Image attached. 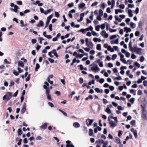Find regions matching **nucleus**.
Segmentation results:
<instances>
[{
	"label": "nucleus",
	"mask_w": 147,
	"mask_h": 147,
	"mask_svg": "<svg viewBox=\"0 0 147 147\" xmlns=\"http://www.w3.org/2000/svg\"><path fill=\"white\" fill-rule=\"evenodd\" d=\"M85 6V4L84 3H82L80 4L79 6V7L80 8L83 9Z\"/></svg>",
	"instance_id": "nucleus-30"
},
{
	"label": "nucleus",
	"mask_w": 147,
	"mask_h": 147,
	"mask_svg": "<svg viewBox=\"0 0 147 147\" xmlns=\"http://www.w3.org/2000/svg\"><path fill=\"white\" fill-rule=\"evenodd\" d=\"M91 70L94 73H96L99 71L100 69L98 67L97 65H96L91 67Z\"/></svg>",
	"instance_id": "nucleus-4"
},
{
	"label": "nucleus",
	"mask_w": 147,
	"mask_h": 147,
	"mask_svg": "<svg viewBox=\"0 0 147 147\" xmlns=\"http://www.w3.org/2000/svg\"><path fill=\"white\" fill-rule=\"evenodd\" d=\"M85 15V13H81L80 14V19L78 20V22H80L82 21L83 20V17H84Z\"/></svg>",
	"instance_id": "nucleus-14"
},
{
	"label": "nucleus",
	"mask_w": 147,
	"mask_h": 147,
	"mask_svg": "<svg viewBox=\"0 0 147 147\" xmlns=\"http://www.w3.org/2000/svg\"><path fill=\"white\" fill-rule=\"evenodd\" d=\"M53 10L51 9H48L47 11H45L44 12V14L45 15H47L48 13H50L51 11H52Z\"/></svg>",
	"instance_id": "nucleus-32"
},
{
	"label": "nucleus",
	"mask_w": 147,
	"mask_h": 147,
	"mask_svg": "<svg viewBox=\"0 0 147 147\" xmlns=\"http://www.w3.org/2000/svg\"><path fill=\"white\" fill-rule=\"evenodd\" d=\"M84 55V54H78V55H77V56H76V58L79 57L80 58H82L83 57Z\"/></svg>",
	"instance_id": "nucleus-28"
},
{
	"label": "nucleus",
	"mask_w": 147,
	"mask_h": 147,
	"mask_svg": "<svg viewBox=\"0 0 147 147\" xmlns=\"http://www.w3.org/2000/svg\"><path fill=\"white\" fill-rule=\"evenodd\" d=\"M44 23L42 21H40L39 23L36 25V26L38 27H42L43 26Z\"/></svg>",
	"instance_id": "nucleus-20"
},
{
	"label": "nucleus",
	"mask_w": 147,
	"mask_h": 147,
	"mask_svg": "<svg viewBox=\"0 0 147 147\" xmlns=\"http://www.w3.org/2000/svg\"><path fill=\"white\" fill-rule=\"evenodd\" d=\"M47 99L49 100H51V96L50 94H48L47 95Z\"/></svg>",
	"instance_id": "nucleus-49"
},
{
	"label": "nucleus",
	"mask_w": 147,
	"mask_h": 147,
	"mask_svg": "<svg viewBox=\"0 0 147 147\" xmlns=\"http://www.w3.org/2000/svg\"><path fill=\"white\" fill-rule=\"evenodd\" d=\"M85 42H86V45L87 46H89L88 45V43L89 42V39L88 38L85 39Z\"/></svg>",
	"instance_id": "nucleus-48"
},
{
	"label": "nucleus",
	"mask_w": 147,
	"mask_h": 147,
	"mask_svg": "<svg viewBox=\"0 0 147 147\" xmlns=\"http://www.w3.org/2000/svg\"><path fill=\"white\" fill-rule=\"evenodd\" d=\"M107 4L105 3H103L101 5V7L103 9H104L105 7H107Z\"/></svg>",
	"instance_id": "nucleus-33"
},
{
	"label": "nucleus",
	"mask_w": 147,
	"mask_h": 147,
	"mask_svg": "<svg viewBox=\"0 0 147 147\" xmlns=\"http://www.w3.org/2000/svg\"><path fill=\"white\" fill-rule=\"evenodd\" d=\"M45 85H43V88L45 89H47V87L49 86V84L47 82H44Z\"/></svg>",
	"instance_id": "nucleus-22"
},
{
	"label": "nucleus",
	"mask_w": 147,
	"mask_h": 147,
	"mask_svg": "<svg viewBox=\"0 0 147 147\" xmlns=\"http://www.w3.org/2000/svg\"><path fill=\"white\" fill-rule=\"evenodd\" d=\"M123 11V10L120 9H116L115 10V13L116 14H117L119 12L121 13Z\"/></svg>",
	"instance_id": "nucleus-23"
},
{
	"label": "nucleus",
	"mask_w": 147,
	"mask_h": 147,
	"mask_svg": "<svg viewBox=\"0 0 147 147\" xmlns=\"http://www.w3.org/2000/svg\"><path fill=\"white\" fill-rule=\"evenodd\" d=\"M47 126V123H45L42 125L40 126V128L41 129H46Z\"/></svg>",
	"instance_id": "nucleus-15"
},
{
	"label": "nucleus",
	"mask_w": 147,
	"mask_h": 147,
	"mask_svg": "<svg viewBox=\"0 0 147 147\" xmlns=\"http://www.w3.org/2000/svg\"><path fill=\"white\" fill-rule=\"evenodd\" d=\"M66 147H74V146L71 144H67L66 145Z\"/></svg>",
	"instance_id": "nucleus-63"
},
{
	"label": "nucleus",
	"mask_w": 147,
	"mask_h": 147,
	"mask_svg": "<svg viewBox=\"0 0 147 147\" xmlns=\"http://www.w3.org/2000/svg\"><path fill=\"white\" fill-rule=\"evenodd\" d=\"M111 44H118L119 43V39H117L115 40H112L111 41Z\"/></svg>",
	"instance_id": "nucleus-19"
},
{
	"label": "nucleus",
	"mask_w": 147,
	"mask_h": 147,
	"mask_svg": "<svg viewBox=\"0 0 147 147\" xmlns=\"http://www.w3.org/2000/svg\"><path fill=\"white\" fill-rule=\"evenodd\" d=\"M116 37H117L116 35H113L111 36V37H110V39L111 40H112V39H114V38H116Z\"/></svg>",
	"instance_id": "nucleus-56"
},
{
	"label": "nucleus",
	"mask_w": 147,
	"mask_h": 147,
	"mask_svg": "<svg viewBox=\"0 0 147 147\" xmlns=\"http://www.w3.org/2000/svg\"><path fill=\"white\" fill-rule=\"evenodd\" d=\"M48 60L50 61V62L51 63H53L54 62V60L50 58H49L48 59Z\"/></svg>",
	"instance_id": "nucleus-59"
},
{
	"label": "nucleus",
	"mask_w": 147,
	"mask_h": 147,
	"mask_svg": "<svg viewBox=\"0 0 147 147\" xmlns=\"http://www.w3.org/2000/svg\"><path fill=\"white\" fill-rule=\"evenodd\" d=\"M100 25H98L97 26H96L95 27V30L97 31H99L100 30Z\"/></svg>",
	"instance_id": "nucleus-44"
},
{
	"label": "nucleus",
	"mask_w": 147,
	"mask_h": 147,
	"mask_svg": "<svg viewBox=\"0 0 147 147\" xmlns=\"http://www.w3.org/2000/svg\"><path fill=\"white\" fill-rule=\"evenodd\" d=\"M22 131L21 129H19L18 130V135H21L22 134Z\"/></svg>",
	"instance_id": "nucleus-46"
},
{
	"label": "nucleus",
	"mask_w": 147,
	"mask_h": 147,
	"mask_svg": "<svg viewBox=\"0 0 147 147\" xmlns=\"http://www.w3.org/2000/svg\"><path fill=\"white\" fill-rule=\"evenodd\" d=\"M40 67V65H39L37 63L36 64V66L35 68V71H37L38 69Z\"/></svg>",
	"instance_id": "nucleus-38"
},
{
	"label": "nucleus",
	"mask_w": 147,
	"mask_h": 147,
	"mask_svg": "<svg viewBox=\"0 0 147 147\" xmlns=\"http://www.w3.org/2000/svg\"><path fill=\"white\" fill-rule=\"evenodd\" d=\"M85 15V13H81L80 14V19L78 20V22H80L82 21L83 20V17H84Z\"/></svg>",
	"instance_id": "nucleus-13"
},
{
	"label": "nucleus",
	"mask_w": 147,
	"mask_h": 147,
	"mask_svg": "<svg viewBox=\"0 0 147 147\" xmlns=\"http://www.w3.org/2000/svg\"><path fill=\"white\" fill-rule=\"evenodd\" d=\"M129 50L131 51H132L134 49V47L132 46V42L131 41L130 42L129 44Z\"/></svg>",
	"instance_id": "nucleus-17"
},
{
	"label": "nucleus",
	"mask_w": 147,
	"mask_h": 147,
	"mask_svg": "<svg viewBox=\"0 0 147 147\" xmlns=\"http://www.w3.org/2000/svg\"><path fill=\"white\" fill-rule=\"evenodd\" d=\"M93 134V130L92 129H90L89 130V134L90 136H91Z\"/></svg>",
	"instance_id": "nucleus-34"
},
{
	"label": "nucleus",
	"mask_w": 147,
	"mask_h": 147,
	"mask_svg": "<svg viewBox=\"0 0 147 147\" xmlns=\"http://www.w3.org/2000/svg\"><path fill=\"white\" fill-rule=\"evenodd\" d=\"M100 34L102 36H104L106 38H107L109 36V34L106 32L105 30H103L100 33Z\"/></svg>",
	"instance_id": "nucleus-6"
},
{
	"label": "nucleus",
	"mask_w": 147,
	"mask_h": 147,
	"mask_svg": "<svg viewBox=\"0 0 147 147\" xmlns=\"http://www.w3.org/2000/svg\"><path fill=\"white\" fill-rule=\"evenodd\" d=\"M133 133L135 138H136L138 137L137 132V131H135Z\"/></svg>",
	"instance_id": "nucleus-47"
},
{
	"label": "nucleus",
	"mask_w": 147,
	"mask_h": 147,
	"mask_svg": "<svg viewBox=\"0 0 147 147\" xmlns=\"http://www.w3.org/2000/svg\"><path fill=\"white\" fill-rule=\"evenodd\" d=\"M52 17V15H50L49 17H47V20L46 22V26H45V27H46L47 25L49 24L50 21Z\"/></svg>",
	"instance_id": "nucleus-8"
},
{
	"label": "nucleus",
	"mask_w": 147,
	"mask_h": 147,
	"mask_svg": "<svg viewBox=\"0 0 147 147\" xmlns=\"http://www.w3.org/2000/svg\"><path fill=\"white\" fill-rule=\"evenodd\" d=\"M73 126L75 128H78L80 127V123L78 122L74 123L73 124Z\"/></svg>",
	"instance_id": "nucleus-16"
},
{
	"label": "nucleus",
	"mask_w": 147,
	"mask_h": 147,
	"mask_svg": "<svg viewBox=\"0 0 147 147\" xmlns=\"http://www.w3.org/2000/svg\"><path fill=\"white\" fill-rule=\"evenodd\" d=\"M142 49L140 48H138L136 45L134 46V49L132 52H135L137 54L140 55H141L142 53Z\"/></svg>",
	"instance_id": "nucleus-1"
},
{
	"label": "nucleus",
	"mask_w": 147,
	"mask_h": 147,
	"mask_svg": "<svg viewBox=\"0 0 147 147\" xmlns=\"http://www.w3.org/2000/svg\"><path fill=\"white\" fill-rule=\"evenodd\" d=\"M46 90L45 92L46 95L49 94L50 90L49 88H47V89H45Z\"/></svg>",
	"instance_id": "nucleus-51"
},
{
	"label": "nucleus",
	"mask_w": 147,
	"mask_h": 147,
	"mask_svg": "<svg viewBox=\"0 0 147 147\" xmlns=\"http://www.w3.org/2000/svg\"><path fill=\"white\" fill-rule=\"evenodd\" d=\"M113 119L115 121H117V118L116 117H113L112 116H109L108 118V121H112L111 120V119Z\"/></svg>",
	"instance_id": "nucleus-11"
},
{
	"label": "nucleus",
	"mask_w": 147,
	"mask_h": 147,
	"mask_svg": "<svg viewBox=\"0 0 147 147\" xmlns=\"http://www.w3.org/2000/svg\"><path fill=\"white\" fill-rule=\"evenodd\" d=\"M101 45L100 44H98L96 47L97 49L99 51H100L101 50Z\"/></svg>",
	"instance_id": "nucleus-31"
},
{
	"label": "nucleus",
	"mask_w": 147,
	"mask_h": 147,
	"mask_svg": "<svg viewBox=\"0 0 147 147\" xmlns=\"http://www.w3.org/2000/svg\"><path fill=\"white\" fill-rule=\"evenodd\" d=\"M92 34L94 36H99V34H98L96 33L95 32L92 31Z\"/></svg>",
	"instance_id": "nucleus-36"
},
{
	"label": "nucleus",
	"mask_w": 147,
	"mask_h": 147,
	"mask_svg": "<svg viewBox=\"0 0 147 147\" xmlns=\"http://www.w3.org/2000/svg\"><path fill=\"white\" fill-rule=\"evenodd\" d=\"M143 84L144 86H147V81L146 80L144 81L143 82Z\"/></svg>",
	"instance_id": "nucleus-64"
},
{
	"label": "nucleus",
	"mask_w": 147,
	"mask_h": 147,
	"mask_svg": "<svg viewBox=\"0 0 147 147\" xmlns=\"http://www.w3.org/2000/svg\"><path fill=\"white\" fill-rule=\"evenodd\" d=\"M105 111L108 114H110L111 113V110L110 109L109 107H107L105 110Z\"/></svg>",
	"instance_id": "nucleus-29"
},
{
	"label": "nucleus",
	"mask_w": 147,
	"mask_h": 147,
	"mask_svg": "<svg viewBox=\"0 0 147 147\" xmlns=\"http://www.w3.org/2000/svg\"><path fill=\"white\" fill-rule=\"evenodd\" d=\"M130 26L132 28H134L136 27V24L132 22L130 23Z\"/></svg>",
	"instance_id": "nucleus-27"
},
{
	"label": "nucleus",
	"mask_w": 147,
	"mask_h": 147,
	"mask_svg": "<svg viewBox=\"0 0 147 147\" xmlns=\"http://www.w3.org/2000/svg\"><path fill=\"white\" fill-rule=\"evenodd\" d=\"M134 65L136 66H137L138 67H140V64L137 62H136L134 63Z\"/></svg>",
	"instance_id": "nucleus-55"
},
{
	"label": "nucleus",
	"mask_w": 147,
	"mask_h": 147,
	"mask_svg": "<svg viewBox=\"0 0 147 147\" xmlns=\"http://www.w3.org/2000/svg\"><path fill=\"white\" fill-rule=\"evenodd\" d=\"M113 121L112 120L109 121L111 127L112 128H113L115 127L116 126H117V123L118 122L117 119V121Z\"/></svg>",
	"instance_id": "nucleus-3"
},
{
	"label": "nucleus",
	"mask_w": 147,
	"mask_h": 147,
	"mask_svg": "<svg viewBox=\"0 0 147 147\" xmlns=\"http://www.w3.org/2000/svg\"><path fill=\"white\" fill-rule=\"evenodd\" d=\"M105 142V141L102 139H99L96 141V142L98 143V144L99 145H101L102 144H103Z\"/></svg>",
	"instance_id": "nucleus-10"
},
{
	"label": "nucleus",
	"mask_w": 147,
	"mask_h": 147,
	"mask_svg": "<svg viewBox=\"0 0 147 147\" xmlns=\"http://www.w3.org/2000/svg\"><path fill=\"white\" fill-rule=\"evenodd\" d=\"M108 144V142L107 141L105 142L103 144V145L102 146V147H107Z\"/></svg>",
	"instance_id": "nucleus-37"
},
{
	"label": "nucleus",
	"mask_w": 147,
	"mask_h": 147,
	"mask_svg": "<svg viewBox=\"0 0 147 147\" xmlns=\"http://www.w3.org/2000/svg\"><path fill=\"white\" fill-rule=\"evenodd\" d=\"M67 6L69 7H71L74 6V3H69L67 4Z\"/></svg>",
	"instance_id": "nucleus-42"
},
{
	"label": "nucleus",
	"mask_w": 147,
	"mask_h": 147,
	"mask_svg": "<svg viewBox=\"0 0 147 147\" xmlns=\"http://www.w3.org/2000/svg\"><path fill=\"white\" fill-rule=\"evenodd\" d=\"M18 66H19L23 67L24 66V64L21 61H19L18 63Z\"/></svg>",
	"instance_id": "nucleus-25"
},
{
	"label": "nucleus",
	"mask_w": 147,
	"mask_h": 147,
	"mask_svg": "<svg viewBox=\"0 0 147 147\" xmlns=\"http://www.w3.org/2000/svg\"><path fill=\"white\" fill-rule=\"evenodd\" d=\"M94 121V119H88L86 120V122L87 126H89L92 125V123Z\"/></svg>",
	"instance_id": "nucleus-5"
},
{
	"label": "nucleus",
	"mask_w": 147,
	"mask_h": 147,
	"mask_svg": "<svg viewBox=\"0 0 147 147\" xmlns=\"http://www.w3.org/2000/svg\"><path fill=\"white\" fill-rule=\"evenodd\" d=\"M117 57L116 54H114L112 55V59L113 60H114Z\"/></svg>",
	"instance_id": "nucleus-45"
},
{
	"label": "nucleus",
	"mask_w": 147,
	"mask_h": 147,
	"mask_svg": "<svg viewBox=\"0 0 147 147\" xmlns=\"http://www.w3.org/2000/svg\"><path fill=\"white\" fill-rule=\"evenodd\" d=\"M105 80L104 79L101 78L100 80H98L97 81L99 82L101 84L102 83L105 82Z\"/></svg>",
	"instance_id": "nucleus-39"
},
{
	"label": "nucleus",
	"mask_w": 147,
	"mask_h": 147,
	"mask_svg": "<svg viewBox=\"0 0 147 147\" xmlns=\"http://www.w3.org/2000/svg\"><path fill=\"white\" fill-rule=\"evenodd\" d=\"M52 53L54 55L56 56V57H58V56L56 52V51L55 49H53L52 51Z\"/></svg>",
	"instance_id": "nucleus-24"
},
{
	"label": "nucleus",
	"mask_w": 147,
	"mask_h": 147,
	"mask_svg": "<svg viewBox=\"0 0 147 147\" xmlns=\"http://www.w3.org/2000/svg\"><path fill=\"white\" fill-rule=\"evenodd\" d=\"M59 111L61 112L65 116H67V114L63 111L61 109H59Z\"/></svg>",
	"instance_id": "nucleus-41"
},
{
	"label": "nucleus",
	"mask_w": 147,
	"mask_h": 147,
	"mask_svg": "<svg viewBox=\"0 0 147 147\" xmlns=\"http://www.w3.org/2000/svg\"><path fill=\"white\" fill-rule=\"evenodd\" d=\"M125 56L127 57H129L130 56V54L128 52H127L125 54Z\"/></svg>",
	"instance_id": "nucleus-60"
},
{
	"label": "nucleus",
	"mask_w": 147,
	"mask_h": 147,
	"mask_svg": "<svg viewBox=\"0 0 147 147\" xmlns=\"http://www.w3.org/2000/svg\"><path fill=\"white\" fill-rule=\"evenodd\" d=\"M117 108L119 110H123L124 109V108H122L121 106H118L117 107Z\"/></svg>",
	"instance_id": "nucleus-62"
},
{
	"label": "nucleus",
	"mask_w": 147,
	"mask_h": 147,
	"mask_svg": "<svg viewBox=\"0 0 147 147\" xmlns=\"http://www.w3.org/2000/svg\"><path fill=\"white\" fill-rule=\"evenodd\" d=\"M26 104L24 103L22 106V109L21 110V112L22 114L24 113L26 110Z\"/></svg>",
	"instance_id": "nucleus-7"
},
{
	"label": "nucleus",
	"mask_w": 147,
	"mask_h": 147,
	"mask_svg": "<svg viewBox=\"0 0 147 147\" xmlns=\"http://www.w3.org/2000/svg\"><path fill=\"white\" fill-rule=\"evenodd\" d=\"M40 1H36V3H34V4H38V5L39 6H41L43 5V3H40Z\"/></svg>",
	"instance_id": "nucleus-26"
},
{
	"label": "nucleus",
	"mask_w": 147,
	"mask_h": 147,
	"mask_svg": "<svg viewBox=\"0 0 147 147\" xmlns=\"http://www.w3.org/2000/svg\"><path fill=\"white\" fill-rule=\"evenodd\" d=\"M103 103L105 105L108 102L107 100L105 98H103Z\"/></svg>",
	"instance_id": "nucleus-61"
},
{
	"label": "nucleus",
	"mask_w": 147,
	"mask_h": 147,
	"mask_svg": "<svg viewBox=\"0 0 147 147\" xmlns=\"http://www.w3.org/2000/svg\"><path fill=\"white\" fill-rule=\"evenodd\" d=\"M103 11L101 9H100L99 11V14L100 16H102L103 15Z\"/></svg>",
	"instance_id": "nucleus-35"
},
{
	"label": "nucleus",
	"mask_w": 147,
	"mask_h": 147,
	"mask_svg": "<svg viewBox=\"0 0 147 147\" xmlns=\"http://www.w3.org/2000/svg\"><path fill=\"white\" fill-rule=\"evenodd\" d=\"M6 95H7L6 99L7 100H9L12 96V93L10 92H8Z\"/></svg>",
	"instance_id": "nucleus-9"
},
{
	"label": "nucleus",
	"mask_w": 147,
	"mask_h": 147,
	"mask_svg": "<svg viewBox=\"0 0 147 147\" xmlns=\"http://www.w3.org/2000/svg\"><path fill=\"white\" fill-rule=\"evenodd\" d=\"M124 55H121V57H120V61H122L124 63L127 64V62L125 59L124 58Z\"/></svg>",
	"instance_id": "nucleus-12"
},
{
	"label": "nucleus",
	"mask_w": 147,
	"mask_h": 147,
	"mask_svg": "<svg viewBox=\"0 0 147 147\" xmlns=\"http://www.w3.org/2000/svg\"><path fill=\"white\" fill-rule=\"evenodd\" d=\"M13 73L15 75V76H18L19 75V73L18 72L16 71L15 70H13Z\"/></svg>",
	"instance_id": "nucleus-50"
},
{
	"label": "nucleus",
	"mask_w": 147,
	"mask_h": 147,
	"mask_svg": "<svg viewBox=\"0 0 147 147\" xmlns=\"http://www.w3.org/2000/svg\"><path fill=\"white\" fill-rule=\"evenodd\" d=\"M88 45L89 46H87L88 47H92L93 46V44L91 42H89L88 43Z\"/></svg>",
	"instance_id": "nucleus-43"
},
{
	"label": "nucleus",
	"mask_w": 147,
	"mask_h": 147,
	"mask_svg": "<svg viewBox=\"0 0 147 147\" xmlns=\"http://www.w3.org/2000/svg\"><path fill=\"white\" fill-rule=\"evenodd\" d=\"M79 81L80 83L82 84L84 82V80L83 78H79Z\"/></svg>",
	"instance_id": "nucleus-57"
},
{
	"label": "nucleus",
	"mask_w": 147,
	"mask_h": 147,
	"mask_svg": "<svg viewBox=\"0 0 147 147\" xmlns=\"http://www.w3.org/2000/svg\"><path fill=\"white\" fill-rule=\"evenodd\" d=\"M132 11L131 9H129L128 11V13L129 16L130 17H132L133 16V14L132 13Z\"/></svg>",
	"instance_id": "nucleus-21"
},
{
	"label": "nucleus",
	"mask_w": 147,
	"mask_h": 147,
	"mask_svg": "<svg viewBox=\"0 0 147 147\" xmlns=\"http://www.w3.org/2000/svg\"><path fill=\"white\" fill-rule=\"evenodd\" d=\"M144 60V58L143 56H142L140 58V61L141 62H143Z\"/></svg>",
	"instance_id": "nucleus-54"
},
{
	"label": "nucleus",
	"mask_w": 147,
	"mask_h": 147,
	"mask_svg": "<svg viewBox=\"0 0 147 147\" xmlns=\"http://www.w3.org/2000/svg\"><path fill=\"white\" fill-rule=\"evenodd\" d=\"M115 20H117L119 22H121L122 21V19L118 18L117 16H115Z\"/></svg>",
	"instance_id": "nucleus-40"
},
{
	"label": "nucleus",
	"mask_w": 147,
	"mask_h": 147,
	"mask_svg": "<svg viewBox=\"0 0 147 147\" xmlns=\"http://www.w3.org/2000/svg\"><path fill=\"white\" fill-rule=\"evenodd\" d=\"M123 134V132L121 131V130H119V131L118 134V136L119 137H120V136L122 135Z\"/></svg>",
	"instance_id": "nucleus-58"
},
{
	"label": "nucleus",
	"mask_w": 147,
	"mask_h": 147,
	"mask_svg": "<svg viewBox=\"0 0 147 147\" xmlns=\"http://www.w3.org/2000/svg\"><path fill=\"white\" fill-rule=\"evenodd\" d=\"M116 142L117 144H119L121 143V140L118 138H117L116 139Z\"/></svg>",
	"instance_id": "nucleus-53"
},
{
	"label": "nucleus",
	"mask_w": 147,
	"mask_h": 147,
	"mask_svg": "<svg viewBox=\"0 0 147 147\" xmlns=\"http://www.w3.org/2000/svg\"><path fill=\"white\" fill-rule=\"evenodd\" d=\"M124 31H125L126 33L130 32L131 31V29L130 28H128L127 27H125L124 28Z\"/></svg>",
	"instance_id": "nucleus-18"
},
{
	"label": "nucleus",
	"mask_w": 147,
	"mask_h": 147,
	"mask_svg": "<svg viewBox=\"0 0 147 147\" xmlns=\"http://www.w3.org/2000/svg\"><path fill=\"white\" fill-rule=\"evenodd\" d=\"M119 7L120 8L123 9H124L125 6L124 4H120V5H119Z\"/></svg>",
	"instance_id": "nucleus-52"
},
{
	"label": "nucleus",
	"mask_w": 147,
	"mask_h": 147,
	"mask_svg": "<svg viewBox=\"0 0 147 147\" xmlns=\"http://www.w3.org/2000/svg\"><path fill=\"white\" fill-rule=\"evenodd\" d=\"M10 5L12 7H13L14 8V9H11V11H13L16 13L18 12V7L17 5H14L13 3H10Z\"/></svg>",
	"instance_id": "nucleus-2"
}]
</instances>
